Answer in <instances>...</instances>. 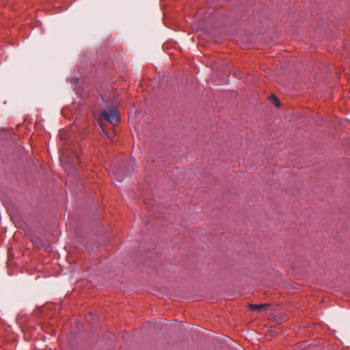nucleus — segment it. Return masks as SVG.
<instances>
[{"instance_id":"nucleus-6","label":"nucleus","mask_w":350,"mask_h":350,"mask_svg":"<svg viewBox=\"0 0 350 350\" xmlns=\"http://www.w3.org/2000/svg\"><path fill=\"white\" fill-rule=\"evenodd\" d=\"M130 162H131V165H132L134 163V161L131 160Z\"/></svg>"},{"instance_id":"nucleus-3","label":"nucleus","mask_w":350,"mask_h":350,"mask_svg":"<svg viewBox=\"0 0 350 350\" xmlns=\"http://www.w3.org/2000/svg\"><path fill=\"white\" fill-rule=\"evenodd\" d=\"M119 173H121V171H118L117 172V174L116 173H113L112 175H111V178L115 180H117L118 182H121L122 181V179L119 178Z\"/></svg>"},{"instance_id":"nucleus-4","label":"nucleus","mask_w":350,"mask_h":350,"mask_svg":"<svg viewBox=\"0 0 350 350\" xmlns=\"http://www.w3.org/2000/svg\"><path fill=\"white\" fill-rule=\"evenodd\" d=\"M273 103L276 105V106H279L280 104V100L277 98H273Z\"/></svg>"},{"instance_id":"nucleus-7","label":"nucleus","mask_w":350,"mask_h":350,"mask_svg":"<svg viewBox=\"0 0 350 350\" xmlns=\"http://www.w3.org/2000/svg\"><path fill=\"white\" fill-rule=\"evenodd\" d=\"M100 127H103V125H102L101 124H100ZM102 129H103V128H102ZM103 132L105 133L104 129H103Z\"/></svg>"},{"instance_id":"nucleus-5","label":"nucleus","mask_w":350,"mask_h":350,"mask_svg":"<svg viewBox=\"0 0 350 350\" xmlns=\"http://www.w3.org/2000/svg\"><path fill=\"white\" fill-rule=\"evenodd\" d=\"M34 245L38 248H40L42 245V242H40V241L34 242Z\"/></svg>"},{"instance_id":"nucleus-2","label":"nucleus","mask_w":350,"mask_h":350,"mask_svg":"<svg viewBox=\"0 0 350 350\" xmlns=\"http://www.w3.org/2000/svg\"><path fill=\"white\" fill-rule=\"evenodd\" d=\"M270 305L269 304H258V305H256V304H250L249 305V308L252 310H256V311H258V312H261L262 310H267V308Z\"/></svg>"},{"instance_id":"nucleus-1","label":"nucleus","mask_w":350,"mask_h":350,"mask_svg":"<svg viewBox=\"0 0 350 350\" xmlns=\"http://www.w3.org/2000/svg\"><path fill=\"white\" fill-rule=\"evenodd\" d=\"M101 117L112 124H115L119 121V116L116 108L103 111L101 112Z\"/></svg>"}]
</instances>
